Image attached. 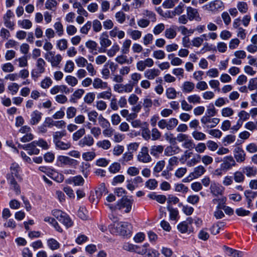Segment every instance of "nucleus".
I'll return each mask as SVG.
<instances>
[{
	"label": "nucleus",
	"instance_id": "f257e3e1",
	"mask_svg": "<svg viewBox=\"0 0 257 257\" xmlns=\"http://www.w3.org/2000/svg\"><path fill=\"white\" fill-rule=\"evenodd\" d=\"M131 224L127 222H120L117 223L111 230L112 233L119 234L120 235L130 237L131 235Z\"/></svg>",
	"mask_w": 257,
	"mask_h": 257
},
{
	"label": "nucleus",
	"instance_id": "f03ea898",
	"mask_svg": "<svg viewBox=\"0 0 257 257\" xmlns=\"http://www.w3.org/2000/svg\"><path fill=\"white\" fill-rule=\"evenodd\" d=\"M46 63L43 59L39 58L36 63V67L31 72L32 77L36 80L42 73L45 71Z\"/></svg>",
	"mask_w": 257,
	"mask_h": 257
},
{
	"label": "nucleus",
	"instance_id": "7ed1b4c3",
	"mask_svg": "<svg viewBox=\"0 0 257 257\" xmlns=\"http://www.w3.org/2000/svg\"><path fill=\"white\" fill-rule=\"evenodd\" d=\"M193 219L192 217H188L186 220L179 223L177 225V229L181 233H190L193 232L192 224Z\"/></svg>",
	"mask_w": 257,
	"mask_h": 257
},
{
	"label": "nucleus",
	"instance_id": "20e7f679",
	"mask_svg": "<svg viewBox=\"0 0 257 257\" xmlns=\"http://www.w3.org/2000/svg\"><path fill=\"white\" fill-rule=\"evenodd\" d=\"M57 164L60 167L68 166L75 167L78 164V162L77 160L70 158L69 157L59 156L57 158Z\"/></svg>",
	"mask_w": 257,
	"mask_h": 257
},
{
	"label": "nucleus",
	"instance_id": "39448f33",
	"mask_svg": "<svg viewBox=\"0 0 257 257\" xmlns=\"http://www.w3.org/2000/svg\"><path fill=\"white\" fill-rule=\"evenodd\" d=\"M209 190L211 194L214 197L224 196L225 188L219 183L214 182L210 184Z\"/></svg>",
	"mask_w": 257,
	"mask_h": 257
},
{
	"label": "nucleus",
	"instance_id": "423d86ee",
	"mask_svg": "<svg viewBox=\"0 0 257 257\" xmlns=\"http://www.w3.org/2000/svg\"><path fill=\"white\" fill-rule=\"evenodd\" d=\"M133 203V200L129 199L127 198H122L117 201V206L119 210L125 208L124 212L128 213L132 209Z\"/></svg>",
	"mask_w": 257,
	"mask_h": 257
},
{
	"label": "nucleus",
	"instance_id": "0eeeda50",
	"mask_svg": "<svg viewBox=\"0 0 257 257\" xmlns=\"http://www.w3.org/2000/svg\"><path fill=\"white\" fill-rule=\"evenodd\" d=\"M45 58L51 63L53 67H59V65L62 60V57L60 54H57L54 56L52 52L46 54Z\"/></svg>",
	"mask_w": 257,
	"mask_h": 257
},
{
	"label": "nucleus",
	"instance_id": "6e6552de",
	"mask_svg": "<svg viewBox=\"0 0 257 257\" xmlns=\"http://www.w3.org/2000/svg\"><path fill=\"white\" fill-rule=\"evenodd\" d=\"M236 165L235 161L231 156H226L224 158L223 162L221 164V168L223 170L224 172L231 169L232 167L235 166Z\"/></svg>",
	"mask_w": 257,
	"mask_h": 257
},
{
	"label": "nucleus",
	"instance_id": "1a4fd4ad",
	"mask_svg": "<svg viewBox=\"0 0 257 257\" xmlns=\"http://www.w3.org/2000/svg\"><path fill=\"white\" fill-rule=\"evenodd\" d=\"M99 40L101 48L99 49L98 52L99 53L105 52L106 48L111 45V41L108 39V35L106 32H103L101 34Z\"/></svg>",
	"mask_w": 257,
	"mask_h": 257
},
{
	"label": "nucleus",
	"instance_id": "9d476101",
	"mask_svg": "<svg viewBox=\"0 0 257 257\" xmlns=\"http://www.w3.org/2000/svg\"><path fill=\"white\" fill-rule=\"evenodd\" d=\"M220 121L219 118H211V117L203 116L201 119V122L204 125V127L212 128L217 125Z\"/></svg>",
	"mask_w": 257,
	"mask_h": 257
},
{
	"label": "nucleus",
	"instance_id": "9b49d317",
	"mask_svg": "<svg viewBox=\"0 0 257 257\" xmlns=\"http://www.w3.org/2000/svg\"><path fill=\"white\" fill-rule=\"evenodd\" d=\"M224 7V4L222 1L215 0L206 5L203 8L206 10L215 12L219 9H223Z\"/></svg>",
	"mask_w": 257,
	"mask_h": 257
},
{
	"label": "nucleus",
	"instance_id": "f8f14e48",
	"mask_svg": "<svg viewBox=\"0 0 257 257\" xmlns=\"http://www.w3.org/2000/svg\"><path fill=\"white\" fill-rule=\"evenodd\" d=\"M138 160L139 161L143 163H149L152 161V158L149 154L148 148L147 147H143L141 149V151L138 155Z\"/></svg>",
	"mask_w": 257,
	"mask_h": 257
},
{
	"label": "nucleus",
	"instance_id": "ddd939ff",
	"mask_svg": "<svg viewBox=\"0 0 257 257\" xmlns=\"http://www.w3.org/2000/svg\"><path fill=\"white\" fill-rule=\"evenodd\" d=\"M37 143L35 141H34L31 143L21 145L20 147L24 150L28 151V153L30 155H38L40 152V150L37 148Z\"/></svg>",
	"mask_w": 257,
	"mask_h": 257
},
{
	"label": "nucleus",
	"instance_id": "4468645a",
	"mask_svg": "<svg viewBox=\"0 0 257 257\" xmlns=\"http://www.w3.org/2000/svg\"><path fill=\"white\" fill-rule=\"evenodd\" d=\"M234 157L238 163L244 162L246 159V154L244 150L240 147H236L233 151Z\"/></svg>",
	"mask_w": 257,
	"mask_h": 257
},
{
	"label": "nucleus",
	"instance_id": "2eb2a0df",
	"mask_svg": "<svg viewBox=\"0 0 257 257\" xmlns=\"http://www.w3.org/2000/svg\"><path fill=\"white\" fill-rule=\"evenodd\" d=\"M7 179L10 185V188L15 192L17 195L21 193V188L14 177L12 175H7Z\"/></svg>",
	"mask_w": 257,
	"mask_h": 257
},
{
	"label": "nucleus",
	"instance_id": "dca6fc26",
	"mask_svg": "<svg viewBox=\"0 0 257 257\" xmlns=\"http://www.w3.org/2000/svg\"><path fill=\"white\" fill-rule=\"evenodd\" d=\"M143 182V179L140 176H137L133 179L127 180L126 181V188L131 191H133L138 187L139 184Z\"/></svg>",
	"mask_w": 257,
	"mask_h": 257
},
{
	"label": "nucleus",
	"instance_id": "f3484780",
	"mask_svg": "<svg viewBox=\"0 0 257 257\" xmlns=\"http://www.w3.org/2000/svg\"><path fill=\"white\" fill-rule=\"evenodd\" d=\"M205 172L206 169L202 165H199L194 168L193 172L190 174L187 178L189 180L198 178L204 174Z\"/></svg>",
	"mask_w": 257,
	"mask_h": 257
},
{
	"label": "nucleus",
	"instance_id": "a211bd4d",
	"mask_svg": "<svg viewBox=\"0 0 257 257\" xmlns=\"http://www.w3.org/2000/svg\"><path fill=\"white\" fill-rule=\"evenodd\" d=\"M133 89L132 85L129 83L125 85L123 84H116L114 85V91L119 93L123 92L130 93L133 91Z\"/></svg>",
	"mask_w": 257,
	"mask_h": 257
},
{
	"label": "nucleus",
	"instance_id": "6ab92c4d",
	"mask_svg": "<svg viewBox=\"0 0 257 257\" xmlns=\"http://www.w3.org/2000/svg\"><path fill=\"white\" fill-rule=\"evenodd\" d=\"M186 13L188 18L190 21H193V20L200 21L201 20L198 11L196 9L191 7H188L186 9Z\"/></svg>",
	"mask_w": 257,
	"mask_h": 257
},
{
	"label": "nucleus",
	"instance_id": "aec40b11",
	"mask_svg": "<svg viewBox=\"0 0 257 257\" xmlns=\"http://www.w3.org/2000/svg\"><path fill=\"white\" fill-rule=\"evenodd\" d=\"M94 143V140L90 135H87L81 139L78 142V145L83 148L85 147H91Z\"/></svg>",
	"mask_w": 257,
	"mask_h": 257
},
{
	"label": "nucleus",
	"instance_id": "412c9836",
	"mask_svg": "<svg viewBox=\"0 0 257 257\" xmlns=\"http://www.w3.org/2000/svg\"><path fill=\"white\" fill-rule=\"evenodd\" d=\"M161 71L158 69H149L144 72V76L149 80L154 79L160 75Z\"/></svg>",
	"mask_w": 257,
	"mask_h": 257
},
{
	"label": "nucleus",
	"instance_id": "4be33fe9",
	"mask_svg": "<svg viewBox=\"0 0 257 257\" xmlns=\"http://www.w3.org/2000/svg\"><path fill=\"white\" fill-rule=\"evenodd\" d=\"M42 115V113L37 110L33 111L31 114L30 124L32 125L38 124L41 120Z\"/></svg>",
	"mask_w": 257,
	"mask_h": 257
},
{
	"label": "nucleus",
	"instance_id": "5701e85b",
	"mask_svg": "<svg viewBox=\"0 0 257 257\" xmlns=\"http://www.w3.org/2000/svg\"><path fill=\"white\" fill-rule=\"evenodd\" d=\"M164 149V146L162 145H154L151 146L150 152L152 156L158 158L160 155L163 153Z\"/></svg>",
	"mask_w": 257,
	"mask_h": 257
},
{
	"label": "nucleus",
	"instance_id": "b1692460",
	"mask_svg": "<svg viewBox=\"0 0 257 257\" xmlns=\"http://www.w3.org/2000/svg\"><path fill=\"white\" fill-rule=\"evenodd\" d=\"M11 173L8 174L7 175H12L14 177H16L19 180H22V177L19 175L20 172H21V168L20 166L16 163H13L12 164L10 167Z\"/></svg>",
	"mask_w": 257,
	"mask_h": 257
},
{
	"label": "nucleus",
	"instance_id": "393cba45",
	"mask_svg": "<svg viewBox=\"0 0 257 257\" xmlns=\"http://www.w3.org/2000/svg\"><path fill=\"white\" fill-rule=\"evenodd\" d=\"M68 184L73 183L75 186H82L84 183V180L81 175H77L71 177L66 180Z\"/></svg>",
	"mask_w": 257,
	"mask_h": 257
},
{
	"label": "nucleus",
	"instance_id": "a878e982",
	"mask_svg": "<svg viewBox=\"0 0 257 257\" xmlns=\"http://www.w3.org/2000/svg\"><path fill=\"white\" fill-rule=\"evenodd\" d=\"M92 85L95 89H105L108 88V83L106 82L103 81L100 78H95Z\"/></svg>",
	"mask_w": 257,
	"mask_h": 257
},
{
	"label": "nucleus",
	"instance_id": "bb28decb",
	"mask_svg": "<svg viewBox=\"0 0 257 257\" xmlns=\"http://www.w3.org/2000/svg\"><path fill=\"white\" fill-rule=\"evenodd\" d=\"M223 248L225 253L228 255H231L233 257H242L243 253L242 251H239L237 250H235L227 247L226 246H224Z\"/></svg>",
	"mask_w": 257,
	"mask_h": 257
},
{
	"label": "nucleus",
	"instance_id": "cd10ccee",
	"mask_svg": "<svg viewBox=\"0 0 257 257\" xmlns=\"http://www.w3.org/2000/svg\"><path fill=\"white\" fill-rule=\"evenodd\" d=\"M86 47L89 49V52L93 55L97 54V48L98 46L97 43L92 40H89L85 43Z\"/></svg>",
	"mask_w": 257,
	"mask_h": 257
},
{
	"label": "nucleus",
	"instance_id": "c85d7f7f",
	"mask_svg": "<svg viewBox=\"0 0 257 257\" xmlns=\"http://www.w3.org/2000/svg\"><path fill=\"white\" fill-rule=\"evenodd\" d=\"M165 166V162L164 160H161L157 162L153 169L154 175L158 177L159 176V173L163 170Z\"/></svg>",
	"mask_w": 257,
	"mask_h": 257
},
{
	"label": "nucleus",
	"instance_id": "c756f323",
	"mask_svg": "<svg viewBox=\"0 0 257 257\" xmlns=\"http://www.w3.org/2000/svg\"><path fill=\"white\" fill-rule=\"evenodd\" d=\"M143 16L144 18H147L150 22H155L157 21L156 14L151 11L148 10H144L143 11Z\"/></svg>",
	"mask_w": 257,
	"mask_h": 257
},
{
	"label": "nucleus",
	"instance_id": "7c9ffc66",
	"mask_svg": "<svg viewBox=\"0 0 257 257\" xmlns=\"http://www.w3.org/2000/svg\"><path fill=\"white\" fill-rule=\"evenodd\" d=\"M56 149L60 150H67L71 147V144L69 142H64L62 141H60L55 144Z\"/></svg>",
	"mask_w": 257,
	"mask_h": 257
},
{
	"label": "nucleus",
	"instance_id": "2f4dec72",
	"mask_svg": "<svg viewBox=\"0 0 257 257\" xmlns=\"http://www.w3.org/2000/svg\"><path fill=\"white\" fill-rule=\"evenodd\" d=\"M49 177L58 183L63 181L64 177L63 174L59 173L55 170H53Z\"/></svg>",
	"mask_w": 257,
	"mask_h": 257
},
{
	"label": "nucleus",
	"instance_id": "473e14b6",
	"mask_svg": "<svg viewBox=\"0 0 257 257\" xmlns=\"http://www.w3.org/2000/svg\"><path fill=\"white\" fill-rule=\"evenodd\" d=\"M52 214L60 222L67 215L66 213L59 209H54L52 211Z\"/></svg>",
	"mask_w": 257,
	"mask_h": 257
},
{
	"label": "nucleus",
	"instance_id": "72a5a7b5",
	"mask_svg": "<svg viewBox=\"0 0 257 257\" xmlns=\"http://www.w3.org/2000/svg\"><path fill=\"white\" fill-rule=\"evenodd\" d=\"M242 171L243 174H245L246 176L248 177L254 176L256 174V169L250 166H246L242 168Z\"/></svg>",
	"mask_w": 257,
	"mask_h": 257
},
{
	"label": "nucleus",
	"instance_id": "f704fd0d",
	"mask_svg": "<svg viewBox=\"0 0 257 257\" xmlns=\"http://www.w3.org/2000/svg\"><path fill=\"white\" fill-rule=\"evenodd\" d=\"M66 131L63 130L62 131H57L53 133V141L54 144L57 143L60 141H61V139L66 136Z\"/></svg>",
	"mask_w": 257,
	"mask_h": 257
},
{
	"label": "nucleus",
	"instance_id": "c9c22d12",
	"mask_svg": "<svg viewBox=\"0 0 257 257\" xmlns=\"http://www.w3.org/2000/svg\"><path fill=\"white\" fill-rule=\"evenodd\" d=\"M131 81H130L129 84L132 85V87L134 88L142 78V75L140 73L135 72L131 74Z\"/></svg>",
	"mask_w": 257,
	"mask_h": 257
},
{
	"label": "nucleus",
	"instance_id": "e433bc0d",
	"mask_svg": "<svg viewBox=\"0 0 257 257\" xmlns=\"http://www.w3.org/2000/svg\"><path fill=\"white\" fill-rule=\"evenodd\" d=\"M144 255L145 257H159L160 253L155 249L150 247L149 245L146 247V251Z\"/></svg>",
	"mask_w": 257,
	"mask_h": 257
},
{
	"label": "nucleus",
	"instance_id": "4c0bfd02",
	"mask_svg": "<svg viewBox=\"0 0 257 257\" xmlns=\"http://www.w3.org/2000/svg\"><path fill=\"white\" fill-rule=\"evenodd\" d=\"M215 197L216 198L212 199V202L214 204L217 203L218 205L216 207L217 208H221V206L225 204L227 200L226 197L225 196H219Z\"/></svg>",
	"mask_w": 257,
	"mask_h": 257
},
{
	"label": "nucleus",
	"instance_id": "58836bf2",
	"mask_svg": "<svg viewBox=\"0 0 257 257\" xmlns=\"http://www.w3.org/2000/svg\"><path fill=\"white\" fill-rule=\"evenodd\" d=\"M133 159V155L132 152H128L123 154L122 158L119 159V161L122 165H125L127 162L132 160Z\"/></svg>",
	"mask_w": 257,
	"mask_h": 257
},
{
	"label": "nucleus",
	"instance_id": "ea45409f",
	"mask_svg": "<svg viewBox=\"0 0 257 257\" xmlns=\"http://www.w3.org/2000/svg\"><path fill=\"white\" fill-rule=\"evenodd\" d=\"M106 91H103L102 92H100L97 94V98H103L105 99H109L111 96H112V93H111V90L110 87L108 86V88H106Z\"/></svg>",
	"mask_w": 257,
	"mask_h": 257
},
{
	"label": "nucleus",
	"instance_id": "a19ab883",
	"mask_svg": "<svg viewBox=\"0 0 257 257\" xmlns=\"http://www.w3.org/2000/svg\"><path fill=\"white\" fill-rule=\"evenodd\" d=\"M217 110H216L214 105L211 103L207 106L205 115L203 116L212 117L215 116Z\"/></svg>",
	"mask_w": 257,
	"mask_h": 257
},
{
	"label": "nucleus",
	"instance_id": "79ce46f5",
	"mask_svg": "<svg viewBox=\"0 0 257 257\" xmlns=\"http://www.w3.org/2000/svg\"><path fill=\"white\" fill-rule=\"evenodd\" d=\"M167 209L170 213V218L171 220H175L177 219V218L179 214L178 210L177 208H174L170 205L167 206Z\"/></svg>",
	"mask_w": 257,
	"mask_h": 257
},
{
	"label": "nucleus",
	"instance_id": "37998d69",
	"mask_svg": "<svg viewBox=\"0 0 257 257\" xmlns=\"http://www.w3.org/2000/svg\"><path fill=\"white\" fill-rule=\"evenodd\" d=\"M194 84L190 81H185L183 85L182 91L184 92H191L194 88Z\"/></svg>",
	"mask_w": 257,
	"mask_h": 257
},
{
	"label": "nucleus",
	"instance_id": "c03bdc74",
	"mask_svg": "<svg viewBox=\"0 0 257 257\" xmlns=\"http://www.w3.org/2000/svg\"><path fill=\"white\" fill-rule=\"evenodd\" d=\"M18 23L20 27L25 29H29L32 27V23L28 19L20 20Z\"/></svg>",
	"mask_w": 257,
	"mask_h": 257
},
{
	"label": "nucleus",
	"instance_id": "a18cd8bd",
	"mask_svg": "<svg viewBox=\"0 0 257 257\" xmlns=\"http://www.w3.org/2000/svg\"><path fill=\"white\" fill-rule=\"evenodd\" d=\"M158 186V182L155 179H150L145 183V187L150 190H154Z\"/></svg>",
	"mask_w": 257,
	"mask_h": 257
},
{
	"label": "nucleus",
	"instance_id": "49530a36",
	"mask_svg": "<svg viewBox=\"0 0 257 257\" xmlns=\"http://www.w3.org/2000/svg\"><path fill=\"white\" fill-rule=\"evenodd\" d=\"M90 164L87 162H82L80 166L81 171L85 177H87L89 172Z\"/></svg>",
	"mask_w": 257,
	"mask_h": 257
},
{
	"label": "nucleus",
	"instance_id": "de8ad7c7",
	"mask_svg": "<svg viewBox=\"0 0 257 257\" xmlns=\"http://www.w3.org/2000/svg\"><path fill=\"white\" fill-rule=\"evenodd\" d=\"M48 245L52 250H56L60 247L59 243L54 238H50L48 240Z\"/></svg>",
	"mask_w": 257,
	"mask_h": 257
},
{
	"label": "nucleus",
	"instance_id": "09e8293b",
	"mask_svg": "<svg viewBox=\"0 0 257 257\" xmlns=\"http://www.w3.org/2000/svg\"><path fill=\"white\" fill-rule=\"evenodd\" d=\"M233 179L237 183L243 182L245 179V177L242 172L236 171L233 174Z\"/></svg>",
	"mask_w": 257,
	"mask_h": 257
},
{
	"label": "nucleus",
	"instance_id": "8fccbe9b",
	"mask_svg": "<svg viewBox=\"0 0 257 257\" xmlns=\"http://www.w3.org/2000/svg\"><path fill=\"white\" fill-rule=\"evenodd\" d=\"M167 130H172L175 128L178 124V120L175 118H171L167 120Z\"/></svg>",
	"mask_w": 257,
	"mask_h": 257
},
{
	"label": "nucleus",
	"instance_id": "3c124183",
	"mask_svg": "<svg viewBox=\"0 0 257 257\" xmlns=\"http://www.w3.org/2000/svg\"><path fill=\"white\" fill-rule=\"evenodd\" d=\"M178 147L168 146L165 149L164 154L167 156H172L178 152Z\"/></svg>",
	"mask_w": 257,
	"mask_h": 257
},
{
	"label": "nucleus",
	"instance_id": "603ef678",
	"mask_svg": "<svg viewBox=\"0 0 257 257\" xmlns=\"http://www.w3.org/2000/svg\"><path fill=\"white\" fill-rule=\"evenodd\" d=\"M147 246H149V244L145 243L143 245L139 246L136 245L135 251L136 253L139 254L144 255L146 251V247Z\"/></svg>",
	"mask_w": 257,
	"mask_h": 257
},
{
	"label": "nucleus",
	"instance_id": "864d4df0",
	"mask_svg": "<svg viewBox=\"0 0 257 257\" xmlns=\"http://www.w3.org/2000/svg\"><path fill=\"white\" fill-rule=\"evenodd\" d=\"M238 11L242 14L246 13L248 11V5L246 2H239L237 4Z\"/></svg>",
	"mask_w": 257,
	"mask_h": 257
},
{
	"label": "nucleus",
	"instance_id": "5fc2aeb1",
	"mask_svg": "<svg viewBox=\"0 0 257 257\" xmlns=\"http://www.w3.org/2000/svg\"><path fill=\"white\" fill-rule=\"evenodd\" d=\"M132 41L130 39L125 40L122 44L121 48V53L123 54H127L130 51V47L131 46Z\"/></svg>",
	"mask_w": 257,
	"mask_h": 257
},
{
	"label": "nucleus",
	"instance_id": "6e6d98bb",
	"mask_svg": "<svg viewBox=\"0 0 257 257\" xmlns=\"http://www.w3.org/2000/svg\"><path fill=\"white\" fill-rule=\"evenodd\" d=\"M127 33L134 40L139 39L142 36V32L139 30H133L131 29L128 31Z\"/></svg>",
	"mask_w": 257,
	"mask_h": 257
},
{
	"label": "nucleus",
	"instance_id": "4d7b16f0",
	"mask_svg": "<svg viewBox=\"0 0 257 257\" xmlns=\"http://www.w3.org/2000/svg\"><path fill=\"white\" fill-rule=\"evenodd\" d=\"M53 83L52 80L49 77H46L41 82V86L44 89L48 88Z\"/></svg>",
	"mask_w": 257,
	"mask_h": 257
},
{
	"label": "nucleus",
	"instance_id": "13d9d810",
	"mask_svg": "<svg viewBox=\"0 0 257 257\" xmlns=\"http://www.w3.org/2000/svg\"><path fill=\"white\" fill-rule=\"evenodd\" d=\"M98 122L99 125L103 128H107L110 126V124L109 122L101 114L98 116Z\"/></svg>",
	"mask_w": 257,
	"mask_h": 257
},
{
	"label": "nucleus",
	"instance_id": "bf43d9fd",
	"mask_svg": "<svg viewBox=\"0 0 257 257\" xmlns=\"http://www.w3.org/2000/svg\"><path fill=\"white\" fill-rule=\"evenodd\" d=\"M192 135L193 138L197 141H202L206 139V135L204 133L197 131H194Z\"/></svg>",
	"mask_w": 257,
	"mask_h": 257
},
{
	"label": "nucleus",
	"instance_id": "052dcab7",
	"mask_svg": "<svg viewBox=\"0 0 257 257\" xmlns=\"http://www.w3.org/2000/svg\"><path fill=\"white\" fill-rule=\"evenodd\" d=\"M8 89L10 93L12 95H14L18 92L19 89V85L16 83H12L8 86Z\"/></svg>",
	"mask_w": 257,
	"mask_h": 257
},
{
	"label": "nucleus",
	"instance_id": "680f3d73",
	"mask_svg": "<svg viewBox=\"0 0 257 257\" xmlns=\"http://www.w3.org/2000/svg\"><path fill=\"white\" fill-rule=\"evenodd\" d=\"M96 145L98 147L104 150L108 149L111 146V143L109 141L106 140L98 141Z\"/></svg>",
	"mask_w": 257,
	"mask_h": 257
},
{
	"label": "nucleus",
	"instance_id": "e2e57ef3",
	"mask_svg": "<svg viewBox=\"0 0 257 257\" xmlns=\"http://www.w3.org/2000/svg\"><path fill=\"white\" fill-rule=\"evenodd\" d=\"M178 2L179 0H166L163 2L162 6L165 9H170L174 7Z\"/></svg>",
	"mask_w": 257,
	"mask_h": 257
},
{
	"label": "nucleus",
	"instance_id": "0e129e2a",
	"mask_svg": "<svg viewBox=\"0 0 257 257\" xmlns=\"http://www.w3.org/2000/svg\"><path fill=\"white\" fill-rule=\"evenodd\" d=\"M85 133V129L83 128H80L73 134V140L74 141H78L80 139Z\"/></svg>",
	"mask_w": 257,
	"mask_h": 257
},
{
	"label": "nucleus",
	"instance_id": "69168bd1",
	"mask_svg": "<svg viewBox=\"0 0 257 257\" xmlns=\"http://www.w3.org/2000/svg\"><path fill=\"white\" fill-rule=\"evenodd\" d=\"M185 8V5L181 2L179 3V5L176 7L174 11L172 12V14H173L174 16H175L176 15H181L184 11Z\"/></svg>",
	"mask_w": 257,
	"mask_h": 257
},
{
	"label": "nucleus",
	"instance_id": "338daca9",
	"mask_svg": "<svg viewBox=\"0 0 257 257\" xmlns=\"http://www.w3.org/2000/svg\"><path fill=\"white\" fill-rule=\"evenodd\" d=\"M200 200V197L197 195H190L187 197V201L193 205L197 204Z\"/></svg>",
	"mask_w": 257,
	"mask_h": 257
},
{
	"label": "nucleus",
	"instance_id": "774afa93",
	"mask_svg": "<svg viewBox=\"0 0 257 257\" xmlns=\"http://www.w3.org/2000/svg\"><path fill=\"white\" fill-rule=\"evenodd\" d=\"M65 80L69 85L72 87L75 86L78 83L76 78L71 75L67 76L65 78Z\"/></svg>",
	"mask_w": 257,
	"mask_h": 257
}]
</instances>
